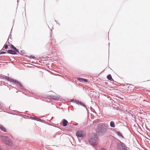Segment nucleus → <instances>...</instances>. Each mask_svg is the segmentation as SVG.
Returning a JSON list of instances; mask_svg holds the SVG:
<instances>
[{"label":"nucleus","instance_id":"f257e3e1","mask_svg":"<svg viewBox=\"0 0 150 150\" xmlns=\"http://www.w3.org/2000/svg\"><path fill=\"white\" fill-rule=\"evenodd\" d=\"M98 140L97 135L95 133L92 134L90 136L89 142L91 145H94L96 144Z\"/></svg>","mask_w":150,"mask_h":150},{"label":"nucleus","instance_id":"f03ea898","mask_svg":"<svg viewBox=\"0 0 150 150\" xmlns=\"http://www.w3.org/2000/svg\"><path fill=\"white\" fill-rule=\"evenodd\" d=\"M2 139L3 143L6 144L9 146H12L13 144V142L10 138L6 136H4L2 137Z\"/></svg>","mask_w":150,"mask_h":150},{"label":"nucleus","instance_id":"7ed1b4c3","mask_svg":"<svg viewBox=\"0 0 150 150\" xmlns=\"http://www.w3.org/2000/svg\"><path fill=\"white\" fill-rule=\"evenodd\" d=\"M106 129L104 126L102 125H99L98 127L97 132L99 134H101L105 132Z\"/></svg>","mask_w":150,"mask_h":150},{"label":"nucleus","instance_id":"20e7f679","mask_svg":"<svg viewBox=\"0 0 150 150\" xmlns=\"http://www.w3.org/2000/svg\"><path fill=\"white\" fill-rule=\"evenodd\" d=\"M86 133L85 132L80 130L77 131L76 133V135L77 137H84L86 135Z\"/></svg>","mask_w":150,"mask_h":150},{"label":"nucleus","instance_id":"39448f33","mask_svg":"<svg viewBox=\"0 0 150 150\" xmlns=\"http://www.w3.org/2000/svg\"><path fill=\"white\" fill-rule=\"evenodd\" d=\"M117 148L118 150H127L124 145L120 144H117Z\"/></svg>","mask_w":150,"mask_h":150},{"label":"nucleus","instance_id":"423d86ee","mask_svg":"<svg viewBox=\"0 0 150 150\" xmlns=\"http://www.w3.org/2000/svg\"><path fill=\"white\" fill-rule=\"evenodd\" d=\"M8 53L13 54H17V52L19 53V52L18 50V51H16V50H6Z\"/></svg>","mask_w":150,"mask_h":150},{"label":"nucleus","instance_id":"0eeeda50","mask_svg":"<svg viewBox=\"0 0 150 150\" xmlns=\"http://www.w3.org/2000/svg\"><path fill=\"white\" fill-rule=\"evenodd\" d=\"M12 81L13 82L16 84H18L21 87H23L22 84L20 81H19L17 80H14V79H13Z\"/></svg>","mask_w":150,"mask_h":150},{"label":"nucleus","instance_id":"6e6552de","mask_svg":"<svg viewBox=\"0 0 150 150\" xmlns=\"http://www.w3.org/2000/svg\"><path fill=\"white\" fill-rule=\"evenodd\" d=\"M31 118L32 119L37 120L38 121H41V119L37 117H36L35 116H34L33 117H31Z\"/></svg>","mask_w":150,"mask_h":150},{"label":"nucleus","instance_id":"1a4fd4ad","mask_svg":"<svg viewBox=\"0 0 150 150\" xmlns=\"http://www.w3.org/2000/svg\"><path fill=\"white\" fill-rule=\"evenodd\" d=\"M68 123V121L65 119H63L62 122L63 126L64 127L66 126L67 125V124Z\"/></svg>","mask_w":150,"mask_h":150},{"label":"nucleus","instance_id":"9d476101","mask_svg":"<svg viewBox=\"0 0 150 150\" xmlns=\"http://www.w3.org/2000/svg\"><path fill=\"white\" fill-rule=\"evenodd\" d=\"M77 79L80 82H88L87 79H84L82 78H79Z\"/></svg>","mask_w":150,"mask_h":150},{"label":"nucleus","instance_id":"9b49d317","mask_svg":"<svg viewBox=\"0 0 150 150\" xmlns=\"http://www.w3.org/2000/svg\"><path fill=\"white\" fill-rule=\"evenodd\" d=\"M0 129L4 132H6V129L2 125H0Z\"/></svg>","mask_w":150,"mask_h":150},{"label":"nucleus","instance_id":"f8f14e48","mask_svg":"<svg viewBox=\"0 0 150 150\" xmlns=\"http://www.w3.org/2000/svg\"><path fill=\"white\" fill-rule=\"evenodd\" d=\"M10 48L13 49L14 50H16V51H18V50L13 45L11 44L9 45Z\"/></svg>","mask_w":150,"mask_h":150},{"label":"nucleus","instance_id":"ddd939ff","mask_svg":"<svg viewBox=\"0 0 150 150\" xmlns=\"http://www.w3.org/2000/svg\"><path fill=\"white\" fill-rule=\"evenodd\" d=\"M5 78L8 81L11 82H12L13 79L10 78L9 77L7 76H6L5 77Z\"/></svg>","mask_w":150,"mask_h":150},{"label":"nucleus","instance_id":"4468645a","mask_svg":"<svg viewBox=\"0 0 150 150\" xmlns=\"http://www.w3.org/2000/svg\"><path fill=\"white\" fill-rule=\"evenodd\" d=\"M110 126L112 127H114L115 126L114 122L113 121H112L110 122Z\"/></svg>","mask_w":150,"mask_h":150},{"label":"nucleus","instance_id":"2eb2a0df","mask_svg":"<svg viewBox=\"0 0 150 150\" xmlns=\"http://www.w3.org/2000/svg\"><path fill=\"white\" fill-rule=\"evenodd\" d=\"M107 79L111 81H113V79L112 77V76L110 74H109L107 76Z\"/></svg>","mask_w":150,"mask_h":150},{"label":"nucleus","instance_id":"dca6fc26","mask_svg":"<svg viewBox=\"0 0 150 150\" xmlns=\"http://www.w3.org/2000/svg\"><path fill=\"white\" fill-rule=\"evenodd\" d=\"M5 48V49H7L8 48V45H5L3 47V48Z\"/></svg>","mask_w":150,"mask_h":150},{"label":"nucleus","instance_id":"f3484780","mask_svg":"<svg viewBox=\"0 0 150 150\" xmlns=\"http://www.w3.org/2000/svg\"><path fill=\"white\" fill-rule=\"evenodd\" d=\"M117 134L118 135H119V136H122V134H121V133L119 132H118L117 133Z\"/></svg>","mask_w":150,"mask_h":150},{"label":"nucleus","instance_id":"a211bd4d","mask_svg":"<svg viewBox=\"0 0 150 150\" xmlns=\"http://www.w3.org/2000/svg\"><path fill=\"white\" fill-rule=\"evenodd\" d=\"M5 53H6V52H1L0 53V54H5Z\"/></svg>","mask_w":150,"mask_h":150},{"label":"nucleus","instance_id":"6ab92c4d","mask_svg":"<svg viewBox=\"0 0 150 150\" xmlns=\"http://www.w3.org/2000/svg\"><path fill=\"white\" fill-rule=\"evenodd\" d=\"M76 103L77 104H78V103L79 104H79H80L81 105V102H79L78 101H76Z\"/></svg>","mask_w":150,"mask_h":150},{"label":"nucleus","instance_id":"aec40b11","mask_svg":"<svg viewBox=\"0 0 150 150\" xmlns=\"http://www.w3.org/2000/svg\"><path fill=\"white\" fill-rule=\"evenodd\" d=\"M100 150H106L105 149L103 148H101Z\"/></svg>","mask_w":150,"mask_h":150},{"label":"nucleus","instance_id":"412c9836","mask_svg":"<svg viewBox=\"0 0 150 150\" xmlns=\"http://www.w3.org/2000/svg\"><path fill=\"white\" fill-rule=\"evenodd\" d=\"M32 58H34V56H33V57H32Z\"/></svg>","mask_w":150,"mask_h":150},{"label":"nucleus","instance_id":"4be33fe9","mask_svg":"<svg viewBox=\"0 0 150 150\" xmlns=\"http://www.w3.org/2000/svg\"><path fill=\"white\" fill-rule=\"evenodd\" d=\"M54 41V40H52V41Z\"/></svg>","mask_w":150,"mask_h":150}]
</instances>
